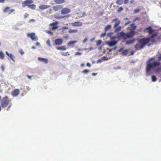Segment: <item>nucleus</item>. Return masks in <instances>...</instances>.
Returning <instances> with one entry per match:
<instances>
[{
    "mask_svg": "<svg viewBox=\"0 0 161 161\" xmlns=\"http://www.w3.org/2000/svg\"><path fill=\"white\" fill-rule=\"evenodd\" d=\"M35 22V19H32L29 20V22Z\"/></svg>",
    "mask_w": 161,
    "mask_h": 161,
    "instance_id": "48",
    "label": "nucleus"
},
{
    "mask_svg": "<svg viewBox=\"0 0 161 161\" xmlns=\"http://www.w3.org/2000/svg\"><path fill=\"white\" fill-rule=\"evenodd\" d=\"M25 18H26V17H27V16H26V15H25Z\"/></svg>",
    "mask_w": 161,
    "mask_h": 161,
    "instance_id": "62",
    "label": "nucleus"
},
{
    "mask_svg": "<svg viewBox=\"0 0 161 161\" xmlns=\"http://www.w3.org/2000/svg\"><path fill=\"white\" fill-rule=\"evenodd\" d=\"M65 0H54V2L57 4H60L63 3Z\"/></svg>",
    "mask_w": 161,
    "mask_h": 161,
    "instance_id": "21",
    "label": "nucleus"
},
{
    "mask_svg": "<svg viewBox=\"0 0 161 161\" xmlns=\"http://www.w3.org/2000/svg\"><path fill=\"white\" fill-rule=\"evenodd\" d=\"M152 81L153 82L157 80V78L155 75H153L152 77Z\"/></svg>",
    "mask_w": 161,
    "mask_h": 161,
    "instance_id": "30",
    "label": "nucleus"
},
{
    "mask_svg": "<svg viewBox=\"0 0 161 161\" xmlns=\"http://www.w3.org/2000/svg\"><path fill=\"white\" fill-rule=\"evenodd\" d=\"M71 25L73 27H80L83 25V23L80 21H76L72 23Z\"/></svg>",
    "mask_w": 161,
    "mask_h": 161,
    "instance_id": "10",
    "label": "nucleus"
},
{
    "mask_svg": "<svg viewBox=\"0 0 161 161\" xmlns=\"http://www.w3.org/2000/svg\"><path fill=\"white\" fill-rule=\"evenodd\" d=\"M145 30H147V32L149 34H152L154 31L152 29V28L151 26H149L146 28Z\"/></svg>",
    "mask_w": 161,
    "mask_h": 161,
    "instance_id": "14",
    "label": "nucleus"
},
{
    "mask_svg": "<svg viewBox=\"0 0 161 161\" xmlns=\"http://www.w3.org/2000/svg\"><path fill=\"white\" fill-rule=\"evenodd\" d=\"M111 28V25H108L105 28V30L106 31L108 30Z\"/></svg>",
    "mask_w": 161,
    "mask_h": 161,
    "instance_id": "29",
    "label": "nucleus"
},
{
    "mask_svg": "<svg viewBox=\"0 0 161 161\" xmlns=\"http://www.w3.org/2000/svg\"><path fill=\"white\" fill-rule=\"evenodd\" d=\"M97 73H93L92 74V75L93 76H95L97 75Z\"/></svg>",
    "mask_w": 161,
    "mask_h": 161,
    "instance_id": "52",
    "label": "nucleus"
},
{
    "mask_svg": "<svg viewBox=\"0 0 161 161\" xmlns=\"http://www.w3.org/2000/svg\"><path fill=\"white\" fill-rule=\"evenodd\" d=\"M130 28L131 29H135L136 27L134 24H131L130 25Z\"/></svg>",
    "mask_w": 161,
    "mask_h": 161,
    "instance_id": "33",
    "label": "nucleus"
},
{
    "mask_svg": "<svg viewBox=\"0 0 161 161\" xmlns=\"http://www.w3.org/2000/svg\"><path fill=\"white\" fill-rule=\"evenodd\" d=\"M11 102L8 97L6 96L3 97L1 101V107L3 108H6L8 105V108L7 109V110L9 111L10 108L12 106L11 103H10Z\"/></svg>",
    "mask_w": 161,
    "mask_h": 161,
    "instance_id": "2",
    "label": "nucleus"
},
{
    "mask_svg": "<svg viewBox=\"0 0 161 161\" xmlns=\"http://www.w3.org/2000/svg\"><path fill=\"white\" fill-rule=\"evenodd\" d=\"M97 61H98V62H99V61L101 62V60H100V59H98Z\"/></svg>",
    "mask_w": 161,
    "mask_h": 161,
    "instance_id": "57",
    "label": "nucleus"
},
{
    "mask_svg": "<svg viewBox=\"0 0 161 161\" xmlns=\"http://www.w3.org/2000/svg\"><path fill=\"white\" fill-rule=\"evenodd\" d=\"M115 29V30L116 31H119L121 29V27L120 26H118L116 28H114Z\"/></svg>",
    "mask_w": 161,
    "mask_h": 161,
    "instance_id": "31",
    "label": "nucleus"
},
{
    "mask_svg": "<svg viewBox=\"0 0 161 161\" xmlns=\"http://www.w3.org/2000/svg\"><path fill=\"white\" fill-rule=\"evenodd\" d=\"M33 3L32 0H26L22 3L23 7H25L26 6L32 9H35L36 5L34 4H32Z\"/></svg>",
    "mask_w": 161,
    "mask_h": 161,
    "instance_id": "4",
    "label": "nucleus"
},
{
    "mask_svg": "<svg viewBox=\"0 0 161 161\" xmlns=\"http://www.w3.org/2000/svg\"><path fill=\"white\" fill-rule=\"evenodd\" d=\"M126 33V39L127 38H131L135 35V32L134 31H131L129 32Z\"/></svg>",
    "mask_w": 161,
    "mask_h": 161,
    "instance_id": "9",
    "label": "nucleus"
},
{
    "mask_svg": "<svg viewBox=\"0 0 161 161\" xmlns=\"http://www.w3.org/2000/svg\"><path fill=\"white\" fill-rule=\"evenodd\" d=\"M135 41V39H133L132 40H128L126 42V44H132Z\"/></svg>",
    "mask_w": 161,
    "mask_h": 161,
    "instance_id": "23",
    "label": "nucleus"
},
{
    "mask_svg": "<svg viewBox=\"0 0 161 161\" xmlns=\"http://www.w3.org/2000/svg\"><path fill=\"white\" fill-rule=\"evenodd\" d=\"M123 3V0H117L116 3L118 5H121Z\"/></svg>",
    "mask_w": 161,
    "mask_h": 161,
    "instance_id": "27",
    "label": "nucleus"
},
{
    "mask_svg": "<svg viewBox=\"0 0 161 161\" xmlns=\"http://www.w3.org/2000/svg\"><path fill=\"white\" fill-rule=\"evenodd\" d=\"M68 29V27H65V26L64 27H62V30H65V29Z\"/></svg>",
    "mask_w": 161,
    "mask_h": 161,
    "instance_id": "49",
    "label": "nucleus"
},
{
    "mask_svg": "<svg viewBox=\"0 0 161 161\" xmlns=\"http://www.w3.org/2000/svg\"><path fill=\"white\" fill-rule=\"evenodd\" d=\"M38 60L41 61H42L44 63H48V61L47 59L44 58H42L41 57L38 58Z\"/></svg>",
    "mask_w": 161,
    "mask_h": 161,
    "instance_id": "19",
    "label": "nucleus"
},
{
    "mask_svg": "<svg viewBox=\"0 0 161 161\" xmlns=\"http://www.w3.org/2000/svg\"><path fill=\"white\" fill-rule=\"evenodd\" d=\"M150 60H148L147 61L146 68V72L147 73H149L152 69L159 66L160 64L159 62H154L152 63H150Z\"/></svg>",
    "mask_w": 161,
    "mask_h": 161,
    "instance_id": "3",
    "label": "nucleus"
},
{
    "mask_svg": "<svg viewBox=\"0 0 161 161\" xmlns=\"http://www.w3.org/2000/svg\"><path fill=\"white\" fill-rule=\"evenodd\" d=\"M140 10H141L140 9H136L135 10L134 13V14L136 13H137L139 12L140 11Z\"/></svg>",
    "mask_w": 161,
    "mask_h": 161,
    "instance_id": "36",
    "label": "nucleus"
},
{
    "mask_svg": "<svg viewBox=\"0 0 161 161\" xmlns=\"http://www.w3.org/2000/svg\"><path fill=\"white\" fill-rule=\"evenodd\" d=\"M86 66L88 67H90L91 66V64L89 63H87L86 64Z\"/></svg>",
    "mask_w": 161,
    "mask_h": 161,
    "instance_id": "44",
    "label": "nucleus"
},
{
    "mask_svg": "<svg viewBox=\"0 0 161 161\" xmlns=\"http://www.w3.org/2000/svg\"><path fill=\"white\" fill-rule=\"evenodd\" d=\"M150 40V38H144L139 39L138 42L139 44H137L135 46V48L136 50L143 49L145 45L147 44Z\"/></svg>",
    "mask_w": 161,
    "mask_h": 161,
    "instance_id": "1",
    "label": "nucleus"
},
{
    "mask_svg": "<svg viewBox=\"0 0 161 161\" xmlns=\"http://www.w3.org/2000/svg\"><path fill=\"white\" fill-rule=\"evenodd\" d=\"M19 53L22 55L24 53V52L23 51L22 49H21L19 50Z\"/></svg>",
    "mask_w": 161,
    "mask_h": 161,
    "instance_id": "40",
    "label": "nucleus"
},
{
    "mask_svg": "<svg viewBox=\"0 0 161 161\" xmlns=\"http://www.w3.org/2000/svg\"><path fill=\"white\" fill-rule=\"evenodd\" d=\"M15 11V9H10L9 7H6L3 10V12L5 14H7L8 15H9L12 12Z\"/></svg>",
    "mask_w": 161,
    "mask_h": 161,
    "instance_id": "5",
    "label": "nucleus"
},
{
    "mask_svg": "<svg viewBox=\"0 0 161 161\" xmlns=\"http://www.w3.org/2000/svg\"><path fill=\"white\" fill-rule=\"evenodd\" d=\"M129 2V0H124V3L125 4H127Z\"/></svg>",
    "mask_w": 161,
    "mask_h": 161,
    "instance_id": "43",
    "label": "nucleus"
},
{
    "mask_svg": "<svg viewBox=\"0 0 161 161\" xmlns=\"http://www.w3.org/2000/svg\"><path fill=\"white\" fill-rule=\"evenodd\" d=\"M118 20L117 19H115L112 20L113 22H114L116 21H117L115 23V24H114V28H116L117 26H118L120 23V20Z\"/></svg>",
    "mask_w": 161,
    "mask_h": 161,
    "instance_id": "17",
    "label": "nucleus"
},
{
    "mask_svg": "<svg viewBox=\"0 0 161 161\" xmlns=\"http://www.w3.org/2000/svg\"><path fill=\"white\" fill-rule=\"evenodd\" d=\"M124 19L127 20L128 19L127 18H125V19Z\"/></svg>",
    "mask_w": 161,
    "mask_h": 161,
    "instance_id": "58",
    "label": "nucleus"
},
{
    "mask_svg": "<svg viewBox=\"0 0 161 161\" xmlns=\"http://www.w3.org/2000/svg\"><path fill=\"white\" fill-rule=\"evenodd\" d=\"M157 35V33H154L152 35L150 38H150V40L153 38H154L156 37Z\"/></svg>",
    "mask_w": 161,
    "mask_h": 161,
    "instance_id": "28",
    "label": "nucleus"
},
{
    "mask_svg": "<svg viewBox=\"0 0 161 161\" xmlns=\"http://www.w3.org/2000/svg\"><path fill=\"white\" fill-rule=\"evenodd\" d=\"M158 59L159 60H161V54H160L159 56L158 57Z\"/></svg>",
    "mask_w": 161,
    "mask_h": 161,
    "instance_id": "47",
    "label": "nucleus"
},
{
    "mask_svg": "<svg viewBox=\"0 0 161 161\" xmlns=\"http://www.w3.org/2000/svg\"><path fill=\"white\" fill-rule=\"evenodd\" d=\"M32 48L33 49H35V47L34 46H33L32 47Z\"/></svg>",
    "mask_w": 161,
    "mask_h": 161,
    "instance_id": "55",
    "label": "nucleus"
},
{
    "mask_svg": "<svg viewBox=\"0 0 161 161\" xmlns=\"http://www.w3.org/2000/svg\"><path fill=\"white\" fill-rule=\"evenodd\" d=\"M5 53L13 61L15 62L14 59V57L12 54H9L7 51H6Z\"/></svg>",
    "mask_w": 161,
    "mask_h": 161,
    "instance_id": "20",
    "label": "nucleus"
},
{
    "mask_svg": "<svg viewBox=\"0 0 161 161\" xmlns=\"http://www.w3.org/2000/svg\"><path fill=\"white\" fill-rule=\"evenodd\" d=\"M77 42V41H70L68 42V45L69 46L73 45L75 43H76Z\"/></svg>",
    "mask_w": 161,
    "mask_h": 161,
    "instance_id": "26",
    "label": "nucleus"
},
{
    "mask_svg": "<svg viewBox=\"0 0 161 161\" xmlns=\"http://www.w3.org/2000/svg\"><path fill=\"white\" fill-rule=\"evenodd\" d=\"M57 49L58 50H66V48L64 46H61L59 47H57Z\"/></svg>",
    "mask_w": 161,
    "mask_h": 161,
    "instance_id": "25",
    "label": "nucleus"
},
{
    "mask_svg": "<svg viewBox=\"0 0 161 161\" xmlns=\"http://www.w3.org/2000/svg\"><path fill=\"white\" fill-rule=\"evenodd\" d=\"M152 59V58H151V59H150V60H151Z\"/></svg>",
    "mask_w": 161,
    "mask_h": 161,
    "instance_id": "64",
    "label": "nucleus"
},
{
    "mask_svg": "<svg viewBox=\"0 0 161 161\" xmlns=\"http://www.w3.org/2000/svg\"><path fill=\"white\" fill-rule=\"evenodd\" d=\"M5 56L4 53L1 51H0V59H3L4 58Z\"/></svg>",
    "mask_w": 161,
    "mask_h": 161,
    "instance_id": "24",
    "label": "nucleus"
},
{
    "mask_svg": "<svg viewBox=\"0 0 161 161\" xmlns=\"http://www.w3.org/2000/svg\"><path fill=\"white\" fill-rule=\"evenodd\" d=\"M82 54V53H79V52H76L75 55H80Z\"/></svg>",
    "mask_w": 161,
    "mask_h": 161,
    "instance_id": "41",
    "label": "nucleus"
},
{
    "mask_svg": "<svg viewBox=\"0 0 161 161\" xmlns=\"http://www.w3.org/2000/svg\"><path fill=\"white\" fill-rule=\"evenodd\" d=\"M47 44H48L49 45V46L50 47L51 46V45H50V41L49 40H47Z\"/></svg>",
    "mask_w": 161,
    "mask_h": 161,
    "instance_id": "42",
    "label": "nucleus"
},
{
    "mask_svg": "<svg viewBox=\"0 0 161 161\" xmlns=\"http://www.w3.org/2000/svg\"><path fill=\"white\" fill-rule=\"evenodd\" d=\"M130 21H127L126 23H125V25H128V24H130Z\"/></svg>",
    "mask_w": 161,
    "mask_h": 161,
    "instance_id": "45",
    "label": "nucleus"
},
{
    "mask_svg": "<svg viewBox=\"0 0 161 161\" xmlns=\"http://www.w3.org/2000/svg\"><path fill=\"white\" fill-rule=\"evenodd\" d=\"M49 7H50V6L49 5H42L40 6L39 8V9H42V10H43V9H47Z\"/></svg>",
    "mask_w": 161,
    "mask_h": 161,
    "instance_id": "18",
    "label": "nucleus"
},
{
    "mask_svg": "<svg viewBox=\"0 0 161 161\" xmlns=\"http://www.w3.org/2000/svg\"><path fill=\"white\" fill-rule=\"evenodd\" d=\"M58 22H53L50 24V26L51 27L52 30H55L58 28Z\"/></svg>",
    "mask_w": 161,
    "mask_h": 161,
    "instance_id": "11",
    "label": "nucleus"
},
{
    "mask_svg": "<svg viewBox=\"0 0 161 161\" xmlns=\"http://www.w3.org/2000/svg\"><path fill=\"white\" fill-rule=\"evenodd\" d=\"M27 36L28 37L31 38L33 41H37L38 40V37L36 36L35 34L34 33H32L28 34Z\"/></svg>",
    "mask_w": 161,
    "mask_h": 161,
    "instance_id": "6",
    "label": "nucleus"
},
{
    "mask_svg": "<svg viewBox=\"0 0 161 161\" xmlns=\"http://www.w3.org/2000/svg\"><path fill=\"white\" fill-rule=\"evenodd\" d=\"M130 2L131 4H132L133 3L134 1L133 0H131L130 1Z\"/></svg>",
    "mask_w": 161,
    "mask_h": 161,
    "instance_id": "54",
    "label": "nucleus"
},
{
    "mask_svg": "<svg viewBox=\"0 0 161 161\" xmlns=\"http://www.w3.org/2000/svg\"><path fill=\"white\" fill-rule=\"evenodd\" d=\"M123 9V8L122 7H119V8L117 11L118 12H120Z\"/></svg>",
    "mask_w": 161,
    "mask_h": 161,
    "instance_id": "39",
    "label": "nucleus"
},
{
    "mask_svg": "<svg viewBox=\"0 0 161 161\" xmlns=\"http://www.w3.org/2000/svg\"><path fill=\"white\" fill-rule=\"evenodd\" d=\"M20 91L19 89H15L11 92L12 96L13 97H17L19 94Z\"/></svg>",
    "mask_w": 161,
    "mask_h": 161,
    "instance_id": "7",
    "label": "nucleus"
},
{
    "mask_svg": "<svg viewBox=\"0 0 161 161\" xmlns=\"http://www.w3.org/2000/svg\"><path fill=\"white\" fill-rule=\"evenodd\" d=\"M63 43V40L62 39H56L55 40V43L56 45H60Z\"/></svg>",
    "mask_w": 161,
    "mask_h": 161,
    "instance_id": "16",
    "label": "nucleus"
},
{
    "mask_svg": "<svg viewBox=\"0 0 161 161\" xmlns=\"http://www.w3.org/2000/svg\"><path fill=\"white\" fill-rule=\"evenodd\" d=\"M25 18H26V17H27V16H26V15H25Z\"/></svg>",
    "mask_w": 161,
    "mask_h": 161,
    "instance_id": "63",
    "label": "nucleus"
},
{
    "mask_svg": "<svg viewBox=\"0 0 161 161\" xmlns=\"http://www.w3.org/2000/svg\"><path fill=\"white\" fill-rule=\"evenodd\" d=\"M83 66H84V64H82L81 65V67H82Z\"/></svg>",
    "mask_w": 161,
    "mask_h": 161,
    "instance_id": "59",
    "label": "nucleus"
},
{
    "mask_svg": "<svg viewBox=\"0 0 161 161\" xmlns=\"http://www.w3.org/2000/svg\"><path fill=\"white\" fill-rule=\"evenodd\" d=\"M102 41L101 40H99L97 42V46H99L100 45Z\"/></svg>",
    "mask_w": 161,
    "mask_h": 161,
    "instance_id": "34",
    "label": "nucleus"
},
{
    "mask_svg": "<svg viewBox=\"0 0 161 161\" xmlns=\"http://www.w3.org/2000/svg\"><path fill=\"white\" fill-rule=\"evenodd\" d=\"M69 53L68 52H67V53L65 52H63L61 53V54L62 55L64 56H66L67 55V54Z\"/></svg>",
    "mask_w": 161,
    "mask_h": 161,
    "instance_id": "37",
    "label": "nucleus"
},
{
    "mask_svg": "<svg viewBox=\"0 0 161 161\" xmlns=\"http://www.w3.org/2000/svg\"><path fill=\"white\" fill-rule=\"evenodd\" d=\"M156 72H159L161 71V67L156 69Z\"/></svg>",
    "mask_w": 161,
    "mask_h": 161,
    "instance_id": "38",
    "label": "nucleus"
},
{
    "mask_svg": "<svg viewBox=\"0 0 161 161\" xmlns=\"http://www.w3.org/2000/svg\"><path fill=\"white\" fill-rule=\"evenodd\" d=\"M27 77L30 79H31V76H30L29 75H27Z\"/></svg>",
    "mask_w": 161,
    "mask_h": 161,
    "instance_id": "53",
    "label": "nucleus"
},
{
    "mask_svg": "<svg viewBox=\"0 0 161 161\" xmlns=\"http://www.w3.org/2000/svg\"><path fill=\"white\" fill-rule=\"evenodd\" d=\"M36 46H39L40 45V43L38 42H37L36 43Z\"/></svg>",
    "mask_w": 161,
    "mask_h": 161,
    "instance_id": "51",
    "label": "nucleus"
},
{
    "mask_svg": "<svg viewBox=\"0 0 161 161\" xmlns=\"http://www.w3.org/2000/svg\"><path fill=\"white\" fill-rule=\"evenodd\" d=\"M122 48H121L119 50V52H121L122 51Z\"/></svg>",
    "mask_w": 161,
    "mask_h": 161,
    "instance_id": "56",
    "label": "nucleus"
},
{
    "mask_svg": "<svg viewBox=\"0 0 161 161\" xmlns=\"http://www.w3.org/2000/svg\"><path fill=\"white\" fill-rule=\"evenodd\" d=\"M128 53V51L127 50H125L122 52V54L124 55H126Z\"/></svg>",
    "mask_w": 161,
    "mask_h": 161,
    "instance_id": "32",
    "label": "nucleus"
},
{
    "mask_svg": "<svg viewBox=\"0 0 161 161\" xmlns=\"http://www.w3.org/2000/svg\"><path fill=\"white\" fill-rule=\"evenodd\" d=\"M1 69L3 71H4V68L3 66H1Z\"/></svg>",
    "mask_w": 161,
    "mask_h": 161,
    "instance_id": "46",
    "label": "nucleus"
},
{
    "mask_svg": "<svg viewBox=\"0 0 161 161\" xmlns=\"http://www.w3.org/2000/svg\"><path fill=\"white\" fill-rule=\"evenodd\" d=\"M85 14V13H84L83 14V16H84V15Z\"/></svg>",
    "mask_w": 161,
    "mask_h": 161,
    "instance_id": "60",
    "label": "nucleus"
},
{
    "mask_svg": "<svg viewBox=\"0 0 161 161\" xmlns=\"http://www.w3.org/2000/svg\"><path fill=\"white\" fill-rule=\"evenodd\" d=\"M62 8V6L58 5L53 6V8L55 11H57L61 9Z\"/></svg>",
    "mask_w": 161,
    "mask_h": 161,
    "instance_id": "13",
    "label": "nucleus"
},
{
    "mask_svg": "<svg viewBox=\"0 0 161 161\" xmlns=\"http://www.w3.org/2000/svg\"><path fill=\"white\" fill-rule=\"evenodd\" d=\"M89 72V70L87 69H85L82 71V73L84 74L87 73Z\"/></svg>",
    "mask_w": 161,
    "mask_h": 161,
    "instance_id": "35",
    "label": "nucleus"
},
{
    "mask_svg": "<svg viewBox=\"0 0 161 161\" xmlns=\"http://www.w3.org/2000/svg\"><path fill=\"white\" fill-rule=\"evenodd\" d=\"M117 36L119 38H121L125 40L126 39V33L122 31L118 33Z\"/></svg>",
    "mask_w": 161,
    "mask_h": 161,
    "instance_id": "8",
    "label": "nucleus"
},
{
    "mask_svg": "<svg viewBox=\"0 0 161 161\" xmlns=\"http://www.w3.org/2000/svg\"><path fill=\"white\" fill-rule=\"evenodd\" d=\"M78 32V30L76 29L72 30L70 29L68 31L69 33H76Z\"/></svg>",
    "mask_w": 161,
    "mask_h": 161,
    "instance_id": "22",
    "label": "nucleus"
},
{
    "mask_svg": "<svg viewBox=\"0 0 161 161\" xmlns=\"http://www.w3.org/2000/svg\"><path fill=\"white\" fill-rule=\"evenodd\" d=\"M70 12V9L67 8H64L62 9L61 11V13L62 14H67Z\"/></svg>",
    "mask_w": 161,
    "mask_h": 161,
    "instance_id": "12",
    "label": "nucleus"
},
{
    "mask_svg": "<svg viewBox=\"0 0 161 161\" xmlns=\"http://www.w3.org/2000/svg\"><path fill=\"white\" fill-rule=\"evenodd\" d=\"M5 2V0H0V3H4Z\"/></svg>",
    "mask_w": 161,
    "mask_h": 161,
    "instance_id": "50",
    "label": "nucleus"
},
{
    "mask_svg": "<svg viewBox=\"0 0 161 161\" xmlns=\"http://www.w3.org/2000/svg\"><path fill=\"white\" fill-rule=\"evenodd\" d=\"M1 45V42H0V46Z\"/></svg>",
    "mask_w": 161,
    "mask_h": 161,
    "instance_id": "61",
    "label": "nucleus"
},
{
    "mask_svg": "<svg viewBox=\"0 0 161 161\" xmlns=\"http://www.w3.org/2000/svg\"><path fill=\"white\" fill-rule=\"evenodd\" d=\"M117 41H111L108 42L107 44L110 47L113 46L116 44Z\"/></svg>",
    "mask_w": 161,
    "mask_h": 161,
    "instance_id": "15",
    "label": "nucleus"
}]
</instances>
